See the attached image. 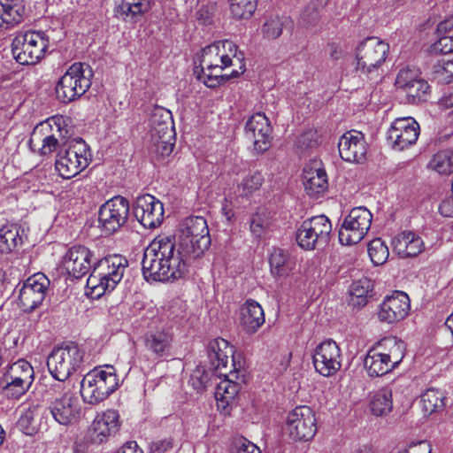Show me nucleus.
Returning a JSON list of instances; mask_svg holds the SVG:
<instances>
[{
  "mask_svg": "<svg viewBox=\"0 0 453 453\" xmlns=\"http://www.w3.org/2000/svg\"><path fill=\"white\" fill-rule=\"evenodd\" d=\"M243 55L228 40L216 42L202 50L200 65L194 73L208 88H216L245 71Z\"/></svg>",
  "mask_w": 453,
  "mask_h": 453,
  "instance_id": "obj_1",
  "label": "nucleus"
},
{
  "mask_svg": "<svg viewBox=\"0 0 453 453\" xmlns=\"http://www.w3.org/2000/svg\"><path fill=\"white\" fill-rule=\"evenodd\" d=\"M142 271L147 281H169L185 276L188 270L184 260L176 254L171 236L159 235L145 249Z\"/></svg>",
  "mask_w": 453,
  "mask_h": 453,
  "instance_id": "obj_2",
  "label": "nucleus"
},
{
  "mask_svg": "<svg viewBox=\"0 0 453 453\" xmlns=\"http://www.w3.org/2000/svg\"><path fill=\"white\" fill-rule=\"evenodd\" d=\"M128 261L120 255L105 257L94 264L87 280L91 295L100 297L106 291H112L121 281Z\"/></svg>",
  "mask_w": 453,
  "mask_h": 453,
  "instance_id": "obj_3",
  "label": "nucleus"
},
{
  "mask_svg": "<svg viewBox=\"0 0 453 453\" xmlns=\"http://www.w3.org/2000/svg\"><path fill=\"white\" fill-rule=\"evenodd\" d=\"M93 71L85 63H74L61 76L56 86V94L62 103H70L82 95L91 86Z\"/></svg>",
  "mask_w": 453,
  "mask_h": 453,
  "instance_id": "obj_4",
  "label": "nucleus"
},
{
  "mask_svg": "<svg viewBox=\"0 0 453 453\" xmlns=\"http://www.w3.org/2000/svg\"><path fill=\"white\" fill-rule=\"evenodd\" d=\"M91 160L89 147L81 138H77L59 150L55 167L61 177L71 179L88 167Z\"/></svg>",
  "mask_w": 453,
  "mask_h": 453,
  "instance_id": "obj_5",
  "label": "nucleus"
},
{
  "mask_svg": "<svg viewBox=\"0 0 453 453\" xmlns=\"http://www.w3.org/2000/svg\"><path fill=\"white\" fill-rule=\"evenodd\" d=\"M119 386V380L112 366L105 370L95 369L87 373L81 383V395L84 402L96 404L106 399Z\"/></svg>",
  "mask_w": 453,
  "mask_h": 453,
  "instance_id": "obj_6",
  "label": "nucleus"
},
{
  "mask_svg": "<svg viewBox=\"0 0 453 453\" xmlns=\"http://www.w3.org/2000/svg\"><path fill=\"white\" fill-rule=\"evenodd\" d=\"M68 133L65 119L54 116L35 127L28 144L32 150H38L41 155H48L56 150L59 141L65 140Z\"/></svg>",
  "mask_w": 453,
  "mask_h": 453,
  "instance_id": "obj_7",
  "label": "nucleus"
},
{
  "mask_svg": "<svg viewBox=\"0 0 453 453\" xmlns=\"http://www.w3.org/2000/svg\"><path fill=\"white\" fill-rule=\"evenodd\" d=\"M84 352L74 342L53 349L47 359V366L52 377L65 381L76 372L83 362Z\"/></svg>",
  "mask_w": 453,
  "mask_h": 453,
  "instance_id": "obj_8",
  "label": "nucleus"
},
{
  "mask_svg": "<svg viewBox=\"0 0 453 453\" xmlns=\"http://www.w3.org/2000/svg\"><path fill=\"white\" fill-rule=\"evenodd\" d=\"M48 44L43 32L29 31L14 38L12 51L19 64L35 65L43 57Z\"/></svg>",
  "mask_w": 453,
  "mask_h": 453,
  "instance_id": "obj_9",
  "label": "nucleus"
},
{
  "mask_svg": "<svg viewBox=\"0 0 453 453\" xmlns=\"http://www.w3.org/2000/svg\"><path fill=\"white\" fill-rule=\"evenodd\" d=\"M389 45L378 37H368L356 48V70L368 74L377 70L386 61Z\"/></svg>",
  "mask_w": 453,
  "mask_h": 453,
  "instance_id": "obj_10",
  "label": "nucleus"
},
{
  "mask_svg": "<svg viewBox=\"0 0 453 453\" xmlns=\"http://www.w3.org/2000/svg\"><path fill=\"white\" fill-rule=\"evenodd\" d=\"M332 224L325 215L314 216L303 221L296 231L298 245L307 250L325 246L329 241Z\"/></svg>",
  "mask_w": 453,
  "mask_h": 453,
  "instance_id": "obj_11",
  "label": "nucleus"
},
{
  "mask_svg": "<svg viewBox=\"0 0 453 453\" xmlns=\"http://www.w3.org/2000/svg\"><path fill=\"white\" fill-rule=\"evenodd\" d=\"M35 380L33 366L25 359H19L4 374L3 390L8 397L19 399L31 388Z\"/></svg>",
  "mask_w": 453,
  "mask_h": 453,
  "instance_id": "obj_12",
  "label": "nucleus"
},
{
  "mask_svg": "<svg viewBox=\"0 0 453 453\" xmlns=\"http://www.w3.org/2000/svg\"><path fill=\"white\" fill-rule=\"evenodd\" d=\"M130 204L127 198L116 196L99 208L98 221L102 231L111 234L124 226L128 219Z\"/></svg>",
  "mask_w": 453,
  "mask_h": 453,
  "instance_id": "obj_13",
  "label": "nucleus"
},
{
  "mask_svg": "<svg viewBox=\"0 0 453 453\" xmlns=\"http://www.w3.org/2000/svg\"><path fill=\"white\" fill-rule=\"evenodd\" d=\"M372 215L365 207L352 209L339 229V241L343 245L358 243L370 229Z\"/></svg>",
  "mask_w": 453,
  "mask_h": 453,
  "instance_id": "obj_14",
  "label": "nucleus"
},
{
  "mask_svg": "<svg viewBox=\"0 0 453 453\" xmlns=\"http://www.w3.org/2000/svg\"><path fill=\"white\" fill-rule=\"evenodd\" d=\"M286 430L295 441H307L317 433V419L313 410L300 405L291 411L287 417Z\"/></svg>",
  "mask_w": 453,
  "mask_h": 453,
  "instance_id": "obj_15",
  "label": "nucleus"
},
{
  "mask_svg": "<svg viewBox=\"0 0 453 453\" xmlns=\"http://www.w3.org/2000/svg\"><path fill=\"white\" fill-rule=\"evenodd\" d=\"M419 131V125L413 118H397L387 132L388 143L395 150H403L416 143Z\"/></svg>",
  "mask_w": 453,
  "mask_h": 453,
  "instance_id": "obj_16",
  "label": "nucleus"
},
{
  "mask_svg": "<svg viewBox=\"0 0 453 453\" xmlns=\"http://www.w3.org/2000/svg\"><path fill=\"white\" fill-rule=\"evenodd\" d=\"M50 280L42 273H36L22 282L19 289V305L25 312L35 311L46 296Z\"/></svg>",
  "mask_w": 453,
  "mask_h": 453,
  "instance_id": "obj_17",
  "label": "nucleus"
},
{
  "mask_svg": "<svg viewBox=\"0 0 453 453\" xmlns=\"http://www.w3.org/2000/svg\"><path fill=\"white\" fill-rule=\"evenodd\" d=\"M316 372L325 377L334 375L342 367V354L339 346L333 340L319 344L312 354Z\"/></svg>",
  "mask_w": 453,
  "mask_h": 453,
  "instance_id": "obj_18",
  "label": "nucleus"
},
{
  "mask_svg": "<svg viewBox=\"0 0 453 453\" xmlns=\"http://www.w3.org/2000/svg\"><path fill=\"white\" fill-rule=\"evenodd\" d=\"M133 211L137 221L145 228H156L162 224L164 219L163 203L150 194L136 197Z\"/></svg>",
  "mask_w": 453,
  "mask_h": 453,
  "instance_id": "obj_19",
  "label": "nucleus"
},
{
  "mask_svg": "<svg viewBox=\"0 0 453 453\" xmlns=\"http://www.w3.org/2000/svg\"><path fill=\"white\" fill-rule=\"evenodd\" d=\"M273 127L264 112L252 114L245 125V135L253 142L254 150L262 154L271 147Z\"/></svg>",
  "mask_w": 453,
  "mask_h": 453,
  "instance_id": "obj_20",
  "label": "nucleus"
},
{
  "mask_svg": "<svg viewBox=\"0 0 453 453\" xmlns=\"http://www.w3.org/2000/svg\"><path fill=\"white\" fill-rule=\"evenodd\" d=\"M144 349L157 358L172 355L174 342L173 327L167 325L149 329L142 335Z\"/></svg>",
  "mask_w": 453,
  "mask_h": 453,
  "instance_id": "obj_21",
  "label": "nucleus"
},
{
  "mask_svg": "<svg viewBox=\"0 0 453 453\" xmlns=\"http://www.w3.org/2000/svg\"><path fill=\"white\" fill-rule=\"evenodd\" d=\"M338 150L344 161L362 164L366 160L368 145L363 133L350 130L341 136Z\"/></svg>",
  "mask_w": 453,
  "mask_h": 453,
  "instance_id": "obj_22",
  "label": "nucleus"
},
{
  "mask_svg": "<svg viewBox=\"0 0 453 453\" xmlns=\"http://www.w3.org/2000/svg\"><path fill=\"white\" fill-rule=\"evenodd\" d=\"M47 409L54 420L63 426L77 422L81 415L78 397L70 393H65L61 397L56 398Z\"/></svg>",
  "mask_w": 453,
  "mask_h": 453,
  "instance_id": "obj_23",
  "label": "nucleus"
},
{
  "mask_svg": "<svg viewBox=\"0 0 453 453\" xmlns=\"http://www.w3.org/2000/svg\"><path fill=\"white\" fill-rule=\"evenodd\" d=\"M92 252L85 246L71 247L63 257V267L69 277L81 279L92 268Z\"/></svg>",
  "mask_w": 453,
  "mask_h": 453,
  "instance_id": "obj_24",
  "label": "nucleus"
},
{
  "mask_svg": "<svg viewBox=\"0 0 453 453\" xmlns=\"http://www.w3.org/2000/svg\"><path fill=\"white\" fill-rule=\"evenodd\" d=\"M409 296L402 291H395L382 302L378 318L382 322L394 323L403 319L410 311Z\"/></svg>",
  "mask_w": 453,
  "mask_h": 453,
  "instance_id": "obj_25",
  "label": "nucleus"
},
{
  "mask_svg": "<svg viewBox=\"0 0 453 453\" xmlns=\"http://www.w3.org/2000/svg\"><path fill=\"white\" fill-rule=\"evenodd\" d=\"M49 411L47 407L31 403L24 407L18 420L19 428L27 435H34L47 427Z\"/></svg>",
  "mask_w": 453,
  "mask_h": 453,
  "instance_id": "obj_26",
  "label": "nucleus"
},
{
  "mask_svg": "<svg viewBox=\"0 0 453 453\" xmlns=\"http://www.w3.org/2000/svg\"><path fill=\"white\" fill-rule=\"evenodd\" d=\"M119 414L116 411L107 410L96 416L90 428V440L94 443H103L119 430Z\"/></svg>",
  "mask_w": 453,
  "mask_h": 453,
  "instance_id": "obj_27",
  "label": "nucleus"
},
{
  "mask_svg": "<svg viewBox=\"0 0 453 453\" xmlns=\"http://www.w3.org/2000/svg\"><path fill=\"white\" fill-rule=\"evenodd\" d=\"M392 246L401 258L416 257L425 249L421 237L411 231H403L395 235L392 240Z\"/></svg>",
  "mask_w": 453,
  "mask_h": 453,
  "instance_id": "obj_28",
  "label": "nucleus"
},
{
  "mask_svg": "<svg viewBox=\"0 0 453 453\" xmlns=\"http://www.w3.org/2000/svg\"><path fill=\"white\" fill-rule=\"evenodd\" d=\"M177 234L200 241L202 246L211 245L208 225L203 217L191 216L184 219L179 225Z\"/></svg>",
  "mask_w": 453,
  "mask_h": 453,
  "instance_id": "obj_29",
  "label": "nucleus"
},
{
  "mask_svg": "<svg viewBox=\"0 0 453 453\" xmlns=\"http://www.w3.org/2000/svg\"><path fill=\"white\" fill-rule=\"evenodd\" d=\"M151 7V0H119L114 9L115 16L125 22H136Z\"/></svg>",
  "mask_w": 453,
  "mask_h": 453,
  "instance_id": "obj_30",
  "label": "nucleus"
},
{
  "mask_svg": "<svg viewBox=\"0 0 453 453\" xmlns=\"http://www.w3.org/2000/svg\"><path fill=\"white\" fill-rule=\"evenodd\" d=\"M241 323L244 330L253 334L265 323L264 310L253 299H248L240 310Z\"/></svg>",
  "mask_w": 453,
  "mask_h": 453,
  "instance_id": "obj_31",
  "label": "nucleus"
},
{
  "mask_svg": "<svg viewBox=\"0 0 453 453\" xmlns=\"http://www.w3.org/2000/svg\"><path fill=\"white\" fill-rule=\"evenodd\" d=\"M241 386L239 383L225 378L218 383L215 390V399L218 410L224 415L230 413V406L235 400Z\"/></svg>",
  "mask_w": 453,
  "mask_h": 453,
  "instance_id": "obj_32",
  "label": "nucleus"
},
{
  "mask_svg": "<svg viewBox=\"0 0 453 453\" xmlns=\"http://www.w3.org/2000/svg\"><path fill=\"white\" fill-rule=\"evenodd\" d=\"M208 357L215 370L226 368L231 358L234 364V349L229 342L223 338H216L208 345Z\"/></svg>",
  "mask_w": 453,
  "mask_h": 453,
  "instance_id": "obj_33",
  "label": "nucleus"
},
{
  "mask_svg": "<svg viewBox=\"0 0 453 453\" xmlns=\"http://www.w3.org/2000/svg\"><path fill=\"white\" fill-rule=\"evenodd\" d=\"M25 14L22 0H0V27L9 28L20 23Z\"/></svg>",
  "mask_w": 453,
  "mask_h": 453,
  "instance_id": "obj_34",
  "label": "nucleus"
},
{
  "mask_svg": "<svg viewBox=\"0 0 453 453\" xmlns=\"http://www.w3.org/2000/svg\"><path fill=\"white\" fill-rule=\"evenodd\" d=\"M303 183L310 196L323 194L327 188L326 171L322 168L305 167L303 173Z\"/></svg>",
  "mask_w": 453,
  "mask_h": 453,
  "instance_id": "obj_35",
  "label": "nucleus"
},
{
  "mask_svg": "<svg viewBox=\"0 0 453 453\" xmlns=\"http://www.w3.org/2000/svg\"><path fill=\"white\" fill-rule=\"evenodd\" d=\"M200 241L191 237L177 234V250L176 254L180 255L186 264L188 269L190 261L200 257L210 245H200Z\"/></svg>",
  "mask_w": 453,
  "mask_h": 453,
  "instance_id": "obj_36",
  "label": "nucleus"
},
{
  "mask_svg": "<svg viewBox=\"0 0 453 453\" xmlns=\"http://www.w3.org/2000/svg\"><path fill=\"white\" fill-rule=\"evenodd\" d=\"M365 368L370 376H382L393 369V365L388 363V357L380 350V347L370 349L364 361Z\"/></svg>",
  "mask_w": 453,
  "mask_h": 453,
  "instance_id": "obj_37",
  "label": "nucleus"
},
{
  "mask_svg": "<svg viewBox=\"0 0 453 453\" xmlns=\"http://www.w3.org/2000/svg\"><path fill=\"white\" fill-rule=\"evenodd\" d=\"M372 280L367 278H362L353 281L349 289V304L357 308L366 305L369 293L372 290Z\"/></svg>",
  "mask_w": 453,
  "mask_h": 453,
  "instance_id": "obj_38",
  "label": "nucleus"
},
{
  "mask_svg": "<svg viewBox=\"0 0 453 453\" xmlns=\"http://www.w3.org/2000/svg\"><path fill=\"white\" fill-rule=\"evenodd\" d=\"M271 273L275 278L285 277L293 269L288 254L281 249H274L269 257Z\"/></svg>",
  "mask_w": 453,
  "mask_h": 453,
  "instance_id": "obj_39",
  "label": "nucleus"
},
{
  "mask_svg": "<svg viewBox=\"0 0 453 453\" xmlns=\"http://www.w3.org/2000/svg\"><path fill=\"white\" fill-rule=\"evenodd\" d=\"M370 409L375 416H385L393 409L392 390L386 387L377 391L370 401Z\"/></svg>",
  "mask_w": 453,
  "mask_h": 453,
  "instance_id": "obj_40",
  "label": "nucleus"
},
{
  "mask_svg": "<svg viewBox=\"0 0 453 453\" xmlns=\"http://www.w3.org/2000/svg\"><path fill=\"white\" fill-rule=\"evenodd\" d=\"M19 226L16 224L4 225L0 228V252L9 253L21 243Z\"/></svg>",
  "mask_w": 453,
  "mask_h": 453,
  "instance_id": "obj_41",
  "label": "nucleus"
},
{
  "mask_svg": "<svg viewBox=\"0 0 453 453\" xmlns=\"http://www.w3.org/2000/svg\"><path fill=\"white\" fill-rule=\"evenodd\" d=\"M444 400L445 395L443 392L435 388L427 389L421 395V403L424 412L430 415L441 411L445 406Z\"/></svg>",
  "mask_w": 453,
  "mask_h": 453,
  "instance_id": "obj_42",
  "label": "nucleus"
},
{
  "mask_svg": "<svg viewBox=\"0 0 453 453\" xmlns=\"http://www.w3.org/2000/svg\"><path fill=\"white\" fill-rule=\"evenodd\" d=\"M379 347L388 349V352H384V355L388 357V363L393 365V369L398 365L404 357V342L395 337L384 339Z\"/></svg>",
  "mask_w": 453,
  "mask_h": 453,
  "instance_id": "obj_43",
  "label": "nucleus"
},
{
  "mask_svg": "<svg viewBox=\"0 0 453 453\" xmlns=\"http://www.w3.org/2000/svg\"><path fill=\"white\" fill-rule=\"evenodd\" d=\"M271 212L265 208H258L250 218V231L256 237H261L271 226Z\"/></svg>",
  "mask_w": 453,
  "mask_h": 453,
  "instance_id": "obj_44",
  "label": "nucleus"
},
{
  "mask_svg": "<svg viewBox=\"0 0 453 453\" xmlns=\"http://www.w3.org/2000/svg\"><path fill=\"white\" fill-rule=\"evenodd\" d=\"M288 18L275 16L267 19L262 26L261 31L263 37L267 40L278 39L283 31V28L289 24Z\"/></svg>",
  "mask_w": 453,
  "mask_h": 453,
  "instance_id": "obj_45",
  "label": "nucleus"
},
{
  "mask_svg": "<svg viewBox=\"0 0 453 453\" xmlns=\"http://www.w3.org/2000/svg\"><path fill=\"white\" fill-rule=\"evenodd\" d=\"M429 167L441 174L453 171V151L446 150L437 152L429 162Z\"/></svg>",
  "mask_w": 453,
  "mask_h": 453,
  "instance_id": "obj_46",
  "label": "nucleus"
},
{
  "mask_svg": "<svg viewBox=\"0 0 453 453\" xmlns=\"http://www.w3.org/2000/svg\"><path fill=\"white\" fill-rule=\"evenodd\" d=\"M368 254L374 265H381L387 262L389 251L386 243L381 239L376 238L368 244Z\"/></svg>",
  "mask_w": 453,
  "mask_h": 453,
  "instance_id": "obj_47",
  "label": "nucleus"
},
{
  "mask_svg": "<svg viewBox=\"0 0 453 453\" xmlns=\"http://www.w3.org/2000/svg\"><path fill=\"white\" fill-rule=\"evenodd\" d=\"M402 90L406 94L408 103L418 104L427 94L429 85L426 81L420 77L418 80L414 81V83Z\"/></svg>",
  "mask_w": 453,
  "mask_h": 453,
  "instance_id": "obj_48",
  "label": "nucleus"
},
{
  "mask_svg": "<svg viewBox=\"0 0 453 453\" xmlns=\"http://www.w3.org/2000/svg\"><path fill=\"white\" fill-rule=\"evenodd\" d=\"M257 0H230V12L236 19L250 18L257 8Z\"/></svg>",
  "mask_w": 453,
  "mask_h": 453,
  "instance_id": "obj_49",
  "label": "nucleus"
},
{
  "mask_svg": "<svg viewBox=\"0 0 453 453\" xmlns=\"http://www.w3.org/2000/svg\"><path fill=\"white\" fill-rule=\"evenodd\" d=\"M264 182V176L260 172H253L243 178L239 188H242V194L248 196L259 189Z\"/></svg>",
  "mask_w": 453,
  "mask_h": 453,
  "instance_id": "obj_50",
  "label": "nucleus"
},
{
  "mask_svg": "<svg viewBox=\"0 0 453 453\" xmlns=\"http://www.w3.org/2000/svg\"><path fill=\"white\" fill-rule=\"evenodd\" d=\"M419 78L420 73L418 69L416 67L407 66L399 71L395 79V86L399 89H403L411 83H414V81L418 80Z\"/></svg>",
  "mask_w": 453,
  "mask_h": 453,
  "instance_id": "obj_51",
  "label": "nucleus"
},
{
  "mask_svg": "<svg viewBox=\"0 0 453 453\" xmlns=\"http://www.w3.org/2000/svg\"><path fill=\"white\" fill-rule=\"evenodd\" d=\"M434 78L441 82L449 83L453 81V60L439 61L433 67Z\"/></svg>",
  "mask_w": 453,
  "mask_h": 453,
  "instance_id": "obj_52",
  "label": "nucleus"
},
{
  "mask_svg": "<svg viewBox=\"0 0 453 453\" xmlns=\"http://www.w3.org/2000/svg\"><path fill=\"white\" fill-rule=\"evenodd\" d=\"M152 148L155 154L159 157H165L171 155L174 147V136L170 139H151Z\"/></svg>",
  "mask_w": 453,
  "mask_h": 453,
  "instance_id": "obj_53",
  "label": "nucleus"
},
{
  "mask_svg": "<svg viewBox=\"0 0 453 453\" xmlns=\"http://www.w3.org/2000/svg\"><path fill=\"white\" fill-rule=\"evenodd\" d=\"M171 120H173V118L172 112L169 110L161 106H155L151 110L149 120L150 128Z\"/></svg>",
  "mask_w": 453,
  "mask_h": 453,
  "instance_id": "obj_54",
  "label": "nucleus"
},
{
  "mask_svg": "<svg viewBox=\"0 0 453 453\" xmlns=\"http://www.w3.org/2000/svg\"><path fill=\"white\" fill-rule=\"evenodd\" d=\"M151 139H170L174 136V128L173 120L165 123H161L150 128Z\"/></svg>",
  "mask_w": 453,
  "mask_h": 453,
  "instance_id": "obj_55",
  "label": "nucleus"
},
{
  "mask_svg": "<svg viewBox=\"0 0 453 453\" xmlns=\"http://www.w3.org/2000/svg\"><path fill=\"white\" fill-rule=\"evenodd\" d=\"M433 54H449L453 52V36L442 35L430 49Z\"/></svg>",
  "mask_w": 453,
  "mask_h": 453,
  "instance_id": "obj_56",
  "label": "nucleus"
},
{
  "mask_svg": "<svg viewBox=\"0 0 453 453\" xmlns=\"http://www.w3.org/2000/svg\"><path fill=\"white\" fill-rule=\"evenodd\" d=\"M317 133L313 130H308L298 136L296 145L301 150L313 148L317 145Z\"/></svg>",
  "mask_w": 453,
  "mask_h": 453,
  "instance_id": "obj_57",
  "label": "nucleus"
},
{
  "mask_svg": "<svg viewBox=\"0 0 453 453\" xmlns=\"http://www.w3.org/2000/svg\"><path fill=\"white\" fill-rule=\"evenodd\" d=\"M232 453H261L260 449L251 441L241 438L235 442V449Z\"/></svg>",
  "mask_w": 453,
  "mask_h": 453,
  "instance_id": "obj_58",
  "label": "nucleus"
},
{
  "mask_svg": "<svg viewBox=\"0 0 453 453\" xmlns=\"http://www.w3.org/2000/svg\"><path fill=\"white\" fill-rule=\"evenodd\" d=\"M173 449V440L165 438L152 442L150 446L151 453H165Z\"/></svg>",
  "mask_w": 453,
  "mask_h": 453,
  "instance_id": "obj_59",
  "label": "nucleus"
},
{
  "mask_svg": "<svg viewBox=\"0 0 453 453\" xmlns=\"http://www.w3.org/2000/svg\"><path fill=\"white\" fill-rule=\"evenodd\" d=\"M319 18L317 5L314 3H311L302 14V19L307 24H313Z\"/></svg>",
  "mask_w": 453,
  "mask_h": 453,
  "instance_id": "obj_60",
  "label": "nucleus"
},
{
  "mask_svg": "<svg viewBox=\"0 0 453 453\" xmlns=\"http://www.w3.org/2000/svg\"><path fill=\"white\" fill-rule=\"evenodd\" d=\"M439 211L443 217L453 218V196L441 201Z\"/></svg>",
  "mask_w": 453,
  "mask_h": 453,
  "instance_id": "obj_61",
  "label": "nucleus"
},
{
  "mask_svg": "<svg viewBox=\"0 0 453 453\" xmlns=\"http://www.w3.org/2000/svg\"><path fill=\"white\" fill-rule=\"evenodd\" d=\"M116 453H143L135 441H127Z\"/></svg>",
  "mask_w": 453,
  "mask_h": 453,
  "instance_id": "obj_62",
  "label": "nucleus"
},
{
  "mask_svg": "<svg viewBox=\"0 0 453 453\" xmlns=\"http://www.w3.org/2000/svg\"><path fill=\"white\" fill-rule=\"evenodd\" d=\"M453 29V17L440 22L437 26V33L446 35L447 33Z\"/></svg>",
  "mask_w": 453,
  "mask_h": 453,
  "instance_id": "obj_63",
  "label": "nucleus"
},
{
  "mask_svg": "<svg viewBox=\"0 0 453 453\" xmlns=\"http://www.w3.org/2000/svg\"><path fill=\"white\" fill-rule=\"evenodd\" d=\"M439 104L441 107L446 109L453 107V91L444 96L440 100Z\"/></svg>",
  "mask_w": 453,
  "mask_h": 453,
  "instance_id": "obj_64",
  "label": "nucleus"
}]
</instances>
